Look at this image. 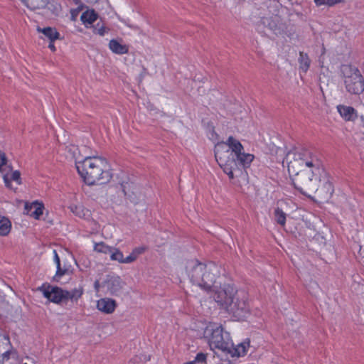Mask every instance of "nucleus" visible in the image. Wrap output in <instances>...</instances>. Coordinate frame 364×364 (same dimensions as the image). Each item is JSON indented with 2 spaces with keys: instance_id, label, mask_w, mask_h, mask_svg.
<instances>
[{
  "instance_id": "obj_1",
  "label": "nucleus",
  "mask_w": 364,
  "mask_h": 364,
  "mask_svg": "<svg viewBox=\"0 0 364 364\" xmlns=\"http://www.w3.org/2000/svg\"><path fill=\"white\" fill-rule=\"evenodd\" d=\"M184 270L190 282L205 291L212 289L211 296L218 305L226 311L235 295V287L224 283L218 287L217 279H220L222 268L214 262L203 263L197 259H188Z\"/></svg>"
},
{
  "instance_id": "obj_2",
  "label": "nucleus",
  "mask_w": 364,
  "mask_h": 364,
  "mask_svg": "<svg viewBox=\"0 0 364 364\" xmlns=\"http://www.w3.org/2000/svg\"><path fill=\"white\" fill-rule=\"evenodd\" d=\"M287 165L290 175L297 178L292 179V183L301 194L310 197L308 191H318V183L323 169L318 159L309 151L294 150L288 152L282 161Z\"/></svg>"
},
{
  "instance_id": "obj_3",
  "label": "nucleus",
  "mask_w": 364,
  "mask_h": 364,
  "mask_svg": "<svg viewBox=\"0 0 364 364\" xmlns=\"http://www.w3.org/2000/svg\"><path fill=\"white\" fill-rule=\"evenodd\" d=\"M215 159L230 179L243 173L242 168L250 166L255 159L252 154L245 153L241 142L230 136L224 141L218 142L215 146Z\"/></svg>"
},
{
  "instance_id": "obj_4",
  "label": "nucleus",
  "mask_w": 364,
  "mask_h": 364,
  "mask_svg": "<svg viewBox=\"0 0 364 364\" xmlns=\"http://www.w3.org/2000/svg\"><path fill=\"white\" fill-rule=\"evenodd\" d=\"M75 166L83 181L89 186L105 184L112 178L109 164L103 157L86 156L76 161Z\"/></svg>"
},
{
  "instance_id": "obj_5",
  "label": "nucleus",
  "mask_w": 364,
  "mask_h": 364,
  "mask_svg": "<svg viewBox=\"0 0 364 364\" xmlns=\"http://www.w3.org/2000/svg\"><path fill=\"white\" fill-rule=\"evenodd\" d=\"M203 337L212 350H218L225 353L232 346L230 333L220 323H210L204 330Z\"/></svg>"
},
{
  "instance_id": "obj_6",
  "label": "nucleus",
  "mask_w": 364,
  "mask_h": 364,
  "mask_svg": "<svg viewBox=\"0 0 364 364\" xmlns=\"http://www.w3.org/2000/svg\"><path fill=\"white\" fill-rule=\"evenodd\" d=\"M346 90L352 95H359L364 90V79L358 68L345 65L342 67Z\"/></svg>"
},
{
  "instance_id": "obj_7",
  "label": "nucleus",
  "mask_w": 364,
  "mask_h": 364,
  "mask_svg": "<svg viewBox=\"0 0 364 364\" xmlns=\"http://www.w3.org/2000/svg\"><path fill=\"white\" fill-rule=\"evenodd\" d=\"M269 6L272 8L273 13L271 16H263L260 21V23L257 26V30L259 33L268 35V31L278 35L281 34L282 24L281 23V18L278 14V9L280 6L279 2L276 1H270Z\"/></svg>"
},
{
  "instance_id": "obj_8",
  "label": "nucleus",
  "mask_w": 364,
  "mask_h": 364,
  "mask_svg": "<svg viewBox=\"0 0 364 364\" xmlns=\"http://www.w3.org/2000/svg\"><path fill=\"white\" fill-rule=\"evenodd\" d=\"M230 305L227 311L237 320L245 318L250 313L248 296L243 291L236 292Z\"/></svg>"
},
{
  "instance_id": "obj_9",
  "label": "nucleus",
  "mask_w": 364,
  "mask_h": 364,
  "mask_svg": "<svg viewBox=\"0 0 364 364\" xmlns=\"http://www.w3.org/2000/svg\"><path fill=\"white\" fill-rule=\"evenodd\" d=\"M39 291L45 298L53 303L60 304L65 302V289L62 288L44 284L39 287Z\"/></svg>"
},
{
  "instance_id": "obj_10",
  "label": "nucleus",
  "mask_w": 364,
  "mask_h": 364,
  "mask_svg": "<svg viewBox=\"0 0 364 364\" xmlns=\"http://www.w3.org/2000/svg\"><path fill=\"white\" fill-rule=\"evenodd\" d=\"M3 180L6 188L16 191L17 186L21 184V173L18 171H11L2 173Z\"/></svg>"
},
{
  "instance_id": "obj_11",
  "label": "nucleus",
  "mask_w": 364,
  "mask_h": 364,
  "mask_svg": "<svg viewBox=\"0 0 364 364\" xmlns=\"http://www.w3.org/2000/svg\"><path fill=\"white\" fill-rule=\"evenodd\" d=\"M96 308L105 314H112L117 308V302L111 298H102L97 301Z\"/></svg>"
},
{
  "instance_id": "obj_12",
  "label": "nucleus",
  "mask_w": 364,
  "mask_h": 364,
  "mask_svg": "<svg viewBox=\"0 0 364 364\" xmlns=\"http://www.w3.org/2000/svg\"><path fill=\"white\" fill-rule=\"evenodd\" d=\"M250 348V341H245L237 346L233 345L232 341V346L229 348L228 350L225 352V354L230 355L232 358H239L244 356L247 354V350Z\"/></svg>"
},
{
  "instance_id": "obj_13",
  "label": "nucleus",
  "mask_w": 364,
  "mask_h": 364,
  "mask_svg": "<svg viewBox=\"0 0 364 364\" xmlns=\"http://www.w3.org/2000/svg\"><path fill=\"white\" fill-rule=\"evenodd\" d=\"M336 109L341 117L346 122H355L358 117V112L353 107L338 105Z\"/></svg>"
},
{
  "instance_id": "obj_14",
  "label": "nucleus",
  "mask_w": 364,
  "mask_h": 364,
  "mask_svg": "<svg viewBox=\"0 0 364 364\" xmlns=\"http://www.w3.org/2000/svg\"><path fill=\"white\" fill-rule=\"evenodd\" d=\"M44 205L38 201H33L31 203H26L24 211L25 213L29 215L35 219H39L43 213Z\"/></svg>"
},
{
  "instance_id": "obj_15",
  "label": "nucleus",
  "mask_w": 364,
  "mask_h": 364,
  "mask_svg": "<svg viewBox=\"0 0 364 364\" xmlns=\"http://www.w3.org/2000/svg\"><path fill=\"white\" fill-rule=\"evenodd\" d=\"M105 288L112 295H117L122 288V281L118 276H112L105 282Z\"/></svg>"
},
{
  "instance_id": "obj_16",
  "label": "nucleus",
  "mask_w": 364,
  "mask_h": 364,
  "mask_svg": "<svg viewBox=\"0 0 364 364\" xmlns=\"http://www.w3.org/2000/svg\"><path fill=\"white\" fill-rule=\"evenodd\" d=\"M23 3L31 10H52V0H22Z\"/></svg>"
},
{
  "instance_id": "obj_17",
  "label": "nucleus",
  "mask_w": 364,
  "mask_h": 364,
  "mask_svg": "<svg viewBox=\"0 0 364 364\" xmlns=\"http://www.w3.org/2000/svg\"><path fill=\"white\" fill-rule=\"evenodd\" d=\"M69 208L75 215L82 219L88 221L91 218V212L82 205H71Z\"/></svg>"
},
{
  "instance_id": "obj_18",
  "label": "nucleus",
  "mask_w": 364,
  "mask_h": 364,
  "mask_svg": "<svg viewBox=\"0 0 364 364\" xmlns=\"http://www.w3.org/2000/svg\"><path fill=\"white\" fill-rule=\"evenodd\" d=\"M109 48L112 53L118 55L126 54L129 51V48L127 45L121 43L117 40L112 39L109 43Z\"/></svg>"
},
{
  "instance_id": "obj_19",
  "label": "nucleus",
  "mask_w": 364,
  "mask_h": 364,
  "mask_svg": "<svg viewBox=\"0 0 364 364\" xmlns=\"http://www.w3.org/2000/svg\"><path fill=\"white\" fill-rule=\"evenodd\" d=\"M83 294V289L81 287L75 288L71 291L65 289V302L70 301L73 303L77 302Z\"/></svg>"
},
{
  "instance_id": "obj_20",
  "label": "nucleus",
  "mask_w": 364,
  "mask_h": 364,
  "mask_svg": "<svg viewBox=\"0 0 364 364\" xmlns=\"http://www.w3.org/2000/svg\"><path fill=\"white\" fill-rule=\"evenodd\" d=\"M53 261L56 264V272L54 276L55 279H59L61 277L69 273V269L66 267H61L60 259L55 250L53 251Z\"/></svg>"
},
{
  "instance_id": "obj_21",
  "label": "nucleus",
  "mask_w": 364,
  "mask_h": 364,
  "mask_svg": "<svg viewBox=\"0 0 364 364\" xmlns=\"http://www.w3.org/2000/svg\"><path fill=\"white\" fill-rule=\"evenodd\" d=\"M97 18V14L93 9L84 11L80 16V20L87 28L90 26Z\"/></svg>"
},
{
  "instance_id": "obj_22",
  "label": "nucleus",
  "mask_w": 364,
  "mask_h": 364,
  "mask_svg": "<svg viewBox=\"0 0 364 364\" xmlns=\"http://www.w3.org/2000/svg\"><path fill=\"white\" fill-rule=\"evenodd\" d=\"M1 364H3L4 361H8L10 360H11L12 363H17L20 360L18 353L15 349L12 348L11 349L6 350L4 353H2V354H1Z\"/></svg>"
},
{
  "instance_id": "obj_23",
  "label": "nucleus",
  "mask_w": 364,
  "mask_h": 364,
  "mask_svg": "<svg viewBox=\"0 0 364 364\" xmlns=\"http://www.w3.org/2000/svg\"><path fill=\"white\" fill-rule=\"evenodd\" d=\"M334 191L333 184L327 181L324 182L323 188L319 191V195H321L323 200H328L331 198Z\"/></svg>"
},
{
  "instance_id": "obj_24",
  "label": "nucleus",
  "mask_w": 364,
  "mask_h": 364,
  "mask_svg": "<svg viewBox=\"0 0 364 364\" xmlns=\"http://www.w3.org/2000/svg\"><path fill=\"white\" fill-rule=\"evenodd\" d=\"M298 62L299 64V70L306 73L308 71L311 64V60L309 55L304 52H300Z\"/></svg>"
},
{
  "instance_id": "obj_25",
  "label": "nucleus",
  "mask_w": 364,
  "mask_h": 364,
  "mask_svg": "<svg viewBox=\"0 0 364 364\" xmlns=\"http://www.w3.org/2000/svg\"><path fill=\"white\" fill-rule=\"evenodd\" d=\"M11 230V222L5 216L0 215V236H6Z\"/></svg>"
},
{
  "instance_id": "obj_26",
  "label": "nucleus",
  "mask_w": 364,
  "mask_h": 364,
  "mask_svg": "<svg viewBox=\"0 0 364 364\" xmlns=\"http://www.w3.org/2000/svg\"><path fill=\"white\" fill-rule=\"evenodd\" d=\"M38 31L42 32L51 41H54L59 38V33L55 28L47 27L43 29L38 28Z\"/></svg>"
},
{
  "instance_id": "obj_27",
  "label": "nucleus",
  "mask_w": 364,
  "mask_h": 364,
  "mask_svg": "<svg viewBox=\"0 0 364 364\" xmlns=\"http://www.w3.org/2000/svg\"><path fill=\"white\" fill-rule=\"evenodd\" d=\"M93 248H94V250L98 253L109 255V253L112 252V247H109L105 242H95L94 244Z\"/></svg>"
},
{
  "instance_id": "obj_28",
  "label": "nucleus",
  "mask_w": 364,
  "mask_h": 364,
  "mask_svg": "<svg viewBox=\"0 0 364 364\" xmlns=\"http://www.w3.org/2000/svg\"><path fill=\"white\" fill-rule=\"evenodd\" d=\"M274 217L277 223L282 226H284L286 223V213L279 208L274 210Z\"/></svg>"
},
{
  "instance_id": "obj_29",
  "label": "nucleus",
  "mask_w": 364,
  "mask_h": 364,
  "mask_svg": "<svg viewBox=\"0 0 364 364\" xmlns=\"http://www.w3.org/2000/svg\"><path fill=\"white\" fill-rule=\"evenodd\" d=\"M110 259L113 261H117L119 263H122L124 262V255L123 253L118 249L112 247V252L109 253Z\"/></svg>"
},
{
  "instance_id": "obj_30",
  "label": "nucleus",
  "mask_w": 364,
  "mask_h": 364,
  "mask_svg": "<svg viewBox=\"0 0 364 364\" xmlns=\"http://www.w3.org/2000/svg\"><path fill=\"white\" fill-rule=\"evenodd\" d=\"M306 288L310 294L313 295H316L319 291V287L318 284L315 282H311L307 286Z\"/></svg>"
},
{
  "instance_id": "obj_31",
  "label": "nucleus",
  "mask_w": 364,
  "mask_h": 364,
  "mask_svg": "<svg viewBox=\"0 0 364 364\" xmlns=\"http://www.w3.org/2000/svg\"><path fill=\"white\" fill-rule=\"evenodd\" d=\"M206 360L207 354L200 352L197 353V355H196L194 358V362H196V363L205 364L206 363Z\"/></svg>"
},
{
  "instance_id": "obj_32",
  "label": "nucleus",
  "mask_w": 364,
  "mask_h": 364,
  "mask_svg": "<svg viewBox=\"0 0 364 364\" xmlns=\"http://www.w3.org/2000/svg\"><path fill=\"white\" fill-rule=\"evenodd\" d=\"M7 162V158L6 156V154L0 151V171L3 173L4 169L3 167L6 164Z\"/></svg>"
},
{
  "instance_id": "obj_33",
  "label": "nucleus",
  "mask_w": 364,
  "mask_h": 364,
  "mask_svg": "<svg viewBox=\"0 0 364 364\" xmlns=\"http://www.w3.org/2000/svg\"><path fill=\"white\" fill-rule=\"evenodd\" d=\"M136 259H137V257L132 252L129 255H128L126 257H124L123 264L132 263V262L135 261Z\"/></svg>"
},
{
  "instance_id": "obj_34",
  "label": "nucleus",
  "mask_w": 364,
  "mask_h": 364,
  "mask_svg": "<svg viewBox=\"0 0 364 364\" xmlns=\"http://www.w3.org/2000/svg\"><path fill=\"white\" fill-rule=\"evenodd\" d=\"M145 250H146V247L141 246V247H135L132 250V252L136 257H138L140 255L143 254L145 252Z\"/></svg>"
},
{
  "instance_id": "obj_35",
  "label": "nucleus",
  "mask_w": 364,
  "mask_h": 364,
  "mask_svg": "<svg viewBox=\"0 0 364 364\" xmlns=\"http://www.w3.org/2000/svg\"><path fill=\"white\" fill-rule=\"evenodd\" d=\"M325 3H323V6H327L328 7H331L335 6L336 4L343 2L344 0H325Z\"/></svg>"
},
{
  "instance_id": "obj_36",
  "label": "nucleus",
  "mask_w": 364,
  "mask_h": 364,
  "mask_svg": "<svg viewBox=\"0 0 364 364\" xmlns=\"http://www.w3.org/2000/svg\"><path fill=\"white\" fill-rule=\"evenodd\" d=\"M314 3L316 4V6H323V3H325V0H314Z\"/></svg>"
},
{
  "instance_id": "obj_37",
  "label": "nucleus",
  "mask_w": 364,
  "mask_h": 364,
  "mask_svg": "<svg viewBox=\"0 0 364 364\" xmlns=\"http://www.w3.org/2000/svg\"><path fill=\"white\" fill-rule=\"evenodd\" d=\"M48 48L52 50V51H55L56 48H55V46L53 43V41H51L50 42L49 45H48Z\"/></svg>"
},
{
  "instance_id": "obj_38",
  "label": "nucleus",
  "mask_w": 364,
  "mask_h": 364,
  "mask_svg": "<svg viewBox=\"0 0 364 364\" xmlns=\"http://www.w3.org/2000/svg\"><path fill=\"white\" fill-rule=\"evenodd\" d=\"M105 33V29L104 27H102L97 30V33L100 36H104Z\"/></svg>"
},
{
  "instance_id": "obj_39",
  "label": "nucleus",
  "mask_w": 364,
  "mask_h": 364,
  "mask_svg": "<svg viewBox=\"0 0 364 364\" xmlns=\"http://www.w3.org/2000/svg\"><path fill=\"white\" fill-rule=\"evenodd\" d=\"M27 362H26L24 364H36V362L31 359V358H27Z\"/></svg>"
},
{
  "instance_id": "obj_40",
  "label": "nucleus",
  "mask_w": 364,
  "mask_h": 364,
  "mask_svg": "<svg viewBox=\"0 0 364 364\" xmlns=\"http://www.w3.org/2000/svg\"><path fill=\"white\" fill-rule=\"evenodd\" d=\"M184 364H196V363L194 362V360H193L191 361L186 362Z\"/></svg>"
},
{
  "instance_id": "obj_41",
  "label": "nucleus",
  "mask_w": 364,
  "mask_h": 364,
  "mask_svg": "<svg viewBox=\"0 0 364 364\" xmlns=\"http://www.w3.org/2000/svg\"><path fill=\"white\" fill-rule=\"evenodd\" d=\"M73 1L76 4H78L81 2V0H73Z\"/></svg>"
},
{
  "instance_id": "obj_42",
  "label": "nucleus",
  "mask_w": 364,
  "mask_h": 364,
  "mask_svg": "<svg viewBox=\"0 0 364 364\" xmlns=\"http://www.w3.org/2000/svg\"><path fill=\"white\" fill-rule=\"evenodd\" d=\"M73 1L76 4H78L81 2V0H73Z\"/></svg>"
},
{
  "instance_id": "obj_43",
  "label": "nucleus",
  "mask_w": 364,
  "mask_h": 364,
  "mask_svg": "<svg viewBox=\"0 0 364 364\" xmlns=\"http://www.w3.org/2000/svg\"><path fill=\"white\" fill-rule=\"evenodd\" d=\"M360 119L363 122H364V117L363 115L360 116Z\"/></svg>"
},
{
  "instance_id": "obj_44",
  "label": "nucleus",
  "mask_w": 364,
  "mask_h": 364,
  "mask_svg": "<svg viewBox=\"0 0 364 364\" xmlns=\"http://www.w3.org/2000/svg\"><path fill=\"white\" fill-rule=\"evenodd\" d=\"M124 195H126V196H127V192L125 191V190H124Z\"/></svg>"
}]
</instances>
